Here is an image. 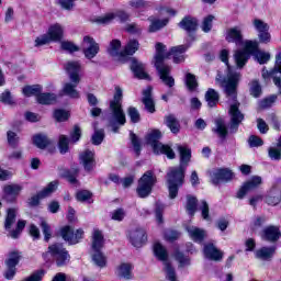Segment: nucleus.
<instances>
[{
    "mask_svg": "<svg viewBox=\"0 0 281 281\" xmlns=\"http://www.w3.org/2000/svg\"><path fill=\"white\" fill-rule=\"evenodd\" d=\"M273 254H276V247H262L256 251V258L260 260H271Z\"/></svg>",
    "mask_w": 281,
    "mask_h": 281,
    "instance_id": "obj_32",
    "label": "nucleus"
},
{
    "mask_svg": "<svg viewBox=\"0 0 281 281\" xmlns=\"http://www.w3.org/2000/svg\"><path fill=\"white\" fill-rule=\"evenodd\" d=\"M186 210L188 214H190L191 216H194V213L196 212V198L192 195L187 196Z\"/></svg>",
    "mask_w": 281,
    "mask_h": 281,
    "instance_id": "obj_42",
    "label": "nucleus"
},
{
    "mask_svg": "<svg viewBox=\"0 0 281 281\" xmlns=\"http://www.w3.org/2000/svg\"><path fill=\"white\" fill-rule=\"evenodd\" d=\"M184 82L189 91H196V87H199V81H196V76L193 74L187 72Z\"/></svg>",
    "mask_w": 281,
    "mask_h": 281,
    "instance_id": "obj_38",
    "label": "nucleus"
},
{
    "mask_svg": "<svg viewBox=\"0 0 281 281\" xmlns=\"http://www.w3.org/2000/svg\"><path fill=\"white\" fill-rule=\"evenodd\" d=\"M61 49L71 54L74 52H78V46L71 42H61Z\"/></svg>",
    "mask_w": 281,
    "mask_h": 281,
    "instance_id": "obj_58",
    "label": "nucleus"
},
{
    "mask_svg": "<svg viewBox=\"0 0 281 281\" xmlns=\"http://www.w3.org/2000/svg\"><path fill=\"white\" fill-rule=\"evenodd\" d=\"M25 225H27V222L20 220L16 224V228L14 231H11L9 236L11 238H19V236H21V232L25 229Z\"/></svg>",
    "mask_w": 281,
    "mask_h": 281,
    "instance_id": "obj_44",
    "label": "nucleus"
},
{
    "mask_svg": "<svg viewBox=\"0 0 281 281\" xmlns=\"http://www.w3.org/2000/svg\"><path fill=\"white\" fill-rule=\"evenodd\" d=\"M252 25L256 32H258V38L260 43H263L265 45L271 43V33H269L270 26L267 22L260 19H254Z\"/></svg>",
    "mask_w": 281,
    "mask_h": 281,
    "instance_id": "obj_14",
    "label": "nucleus"
},
{
    "mask_svg": "<svg viewBox=\"0 0 281 281\" xmlns=\"http://www.w3.org/2000/svg\"><path fill=\"white\" fill-rule=\"evenodd\" d=\"M41 227L43 231V234L45 236V240H49L52 238V228L49 227V224H47V222H45V220H42L41 222Z\"/></svg>",
    "mask_w": 281,
    "mask_h": 281,
    "instance_id": "obj_53",
    "label": "nucleus"
},
{
    "mask_svg": "<svg viewBox=\"0 0 281 281\" xmlns=\"http://www.w3.org/2000/svg\"><path fill=\"white\" fill-rule=\"evenodd\" d=\"M150 25H149V32H159L161 27H166L168 25V19L164 20H155L153 18L149 19Z\"/></svg>",
    "mask_w": 281,
    "mask_h": 281,
    "instance_id": "obj_39",
    "label": "nucleus"
},
{
    "mask_svg": "<svg viewBox=\"0 0 281 281\" xmlns=\"http://www.w3.org/2000/svg\"><path fill=\"white\" fill-rule=\"evenodd\" d=\"M130 5L134 10H144L148 7V3H146L144 0H132L130 1Z\"/></svg>",
    "mask_w": 281,
    "mask_h": 281,
    "instance_id": "obj_55",
    "label": "nucleus"
},
{
    "mask_svg": "<svg viewBox=\"0 0 281 281\" xmlns=\"http://www.w3.org/2000/svg\"><path fill=\"white\" fill-rule=\"evenodd\" d=\"M155 175L153 171H147L143 175V177L138 180V187L136 192L140 199H146L150 192H153V186H155Z\"/></svg>",
    "mask_w": 281,
    "mask_h": 281,
    "instance_id": "obj_12",
    "label": "nucleus"
},
{
    "mask_svg": "<svg viewBox=\"0 0 281 281\" xmlns=\"http://www.w3.org/2000/svg\"><path fill=\"white\" fill-rule=\"evenodd\" d=\"M124 216H126V212L123 209H117L112 212V221H124Z\"/></svg>",
    "mask_w": 281,
    "mask_h": 281,
    "instance_id": "obj_59",
    "label": "nucleus"
},
{
    "mask_svg": "<svg viewBox=\"0 0 281 281\" xmlns=\"http://www.w3.org/2000/svg\"><path fill=\"white\" fill-rule=\"evenodd\" d=\"M58 189V181L49 182L46 188H44L41 192L30 199V205L36 206L41 202V199H47V196H52L54 192Z\"/></svg>",
    "mask_w": 281,
    "mask_h": 281,
    "instance_id": "obj_15",
    "label": "nucleus"
},
{
    "mask_svg": "<svg viewBox=\"0 0 281 281\" xmlns=\"http://www.w3.org/2000/svg\"><path fill=\"white\" fill-rule=\"evenodd\" d=\"M227 43H236L243 45V49H237L234 54L235 63L239 69H243L247 65V60L251 58V54L258 49V42L244 41L243 29L240 26H233L226 31Z\"/></svg>",
    "mask_w": 281,
    "mask_h": 281,
    "instance_id": "obj_4",
    "label": "nucleus"
},
{
    "mask_svg": "<svg viewBox=\"0 0 281 281\" xmlns=\"http://www.w3.org/2000/svg\"><path fill=\"white\" fill-rule=\"evenodd\" d=\"M143 104H145V109L148 113H155V101L153 100V88L147 87L143 91Z\"/></svg>",
    "mask_w": 281,
    "mask_h": 281,
    "instance_id": "obj_27",
    "label": "nucleus"
},
{
    "mask_svg": "<svg viewBox=\"0 0 281 281\" xmlns=\"http://www.w3.org/2000/svg\"><path fill=\"white\" fill-rule=\"evenodd\" d=\"M8 142L14 148L19 144V137L14 132H8Z\"/></svg>",
    "mask_w": 281,
    "mask_h": 281,
    "instance_id": "obj_63",
    "label": "nucleus"
},
{
    "mask_svg": "<svg viewBox=\"0 0 281 281\" xmlns=\"http://www.w3.org/2000/svg\"><path fill=\"white\" fill-rule=\"evenodd\" d=\"M276 100H278V95L276 94L270 95L269 98L260 101L259 106L260 109H269L270 106L273 105V102H276Z\"/></svg>",
    "mask_w": 281,
    "mask_h": 281,
    "instance_id": "obj_48",
    "label": "nucleus"
},
{
    "mask_svg": "<svg viewBox=\"0 0 281 281\" xmlns=\"http://www.w3.org/2000/svg\"><path fill=\"white\" fill-rule=\"evenodd\" d=\"M131 69L136 78H138L139 80H148L150 78L146 72V66L137 61L136 59H132Z\"/></svg>",
    "mask_w": 281,
    "mask_h": 281,
    "instance_id": "obj_24",
    "label": "nucleus"
},
{
    "mask_svg": "<svg viewBox=\"0 0 281 281\" xmlns=\"http://www.w3.org/2000/svg\"><path fill=\"white\" fill-rule=\"evenodd\" d=\"M179 233L177 231H166L165 238L169 241L177 240L179 238Z\"/></svg>",
    "mask_w": 281,
    "mask_h": 281,
    "instance_id": "obj_64",
    "label": "nucleus"
},
{
    "mask_svg": "<svg viewBox=\"0 0 281 281\" xmlns=\"http://www.w3.org/2000/svg\"><path fill=\"white\" fill-rule=\"evenodd\" d=\"M270 159H274V161H280L281 159V148L280 147H270L269 150Z\"/></svg>",
    "mask_w": 281,
    "mask_h": 281,
    "instance_id": "obj_51",
    "label": "nucleus"
},
{
    "mask_svg": "<svg viewBox=\"0 0 281 281\" xmlns=\"http://www.w3.org/2000/svg\"><path fill=\"white\" fill-rule=\"evenodd\" d=\"M59 234L69 245H78V243L85 238V231L82 228H79L74 233L71 226L61 227Z\"/></svg>",
    "mask_w": 281,
    "mask_h": 281,
    "instance_id": "obj_13",
    "label": "nucleus"
},
{
    "mask_svg": "<svg viewBox=\"0 0 281 281\" xmlns=\"http://www.w3.org/2000/svg\"><path fill=\"white\" fill-rule=\"evenodd\" d=\"M104 139V130H95L94 125V134L92 135V144L94 146H100Z\"/></svg>",
    "mask_w": 281,
    "mask_h": 281,
    "instance_id": "obj_45",
    "label": "nucleus"
},
{
    "mask_svg": "<svg viewBox=\"0 0 281 281\" xmlns=\"http://www.w3.org/2000/svg\"><path fill=\"white\" fill-rule=\"evenodd\" d=\"M251 54H255L259 65H265L269 63V60H271V54L267 52L258 50V46H257V49Z\"/></svg>",
    "mask_w": 281,
    "mask_h": 281,
    "instance_id": "obj_40",
    "label": "nucleus"
},
{
    "mask_svg": "<svg viewBox=\"0 0 281 281\" xmlns=\"http://www.w3.org/2000/svg\"><path fill=\"white\" fill-rule=\"evenodd\" d=\"M199 210L201 211L204 221H207V218L210 217V205L207 204V202L202 201Z\"/></svg>",
    "mask_w": 281,
    "mask_h": 281,
    "instance_id": "obj_54",
    "label": "nucleus"
},
{
    "mask_svg": "<svg viewBox=\"0 0 281 281\" xmlns=\"http://www.w3.org/2000/svg\"><path fill=\"white\" fill-rule=\"evenodd\" d=\"M159 139H161L159 130H153L146 136L147 144L153 147L156 155H166L168 159H175V150L170 146L161 144Z\"/></svg>",
    "mask_w": 281,
    "mask_h": 281,
    "instance_id": "obj_7",
    "label": "nucleus"
},
{
    "mask_svg": "<svg viewBox=\"0 0 281 281\" xmlns=\"http://www.w3.org/2000/svg\"><path fill=\"white\" fill-rule=\"evenodd\" d=\"M212 21H214V15H207L202 22V30L204 32H210L212 30Z\"/></svg>",
    "mask_w": 281,
    "mask_h": 281,
    "instance_id": "obj_57",
    "label": "nucleus"
},
{
    "mask_svg": "<svg viewBox=\"0 0 281 281\" xmlns=\"http://www.w3.org/2000/svg\"><path fill=\"white\" fill-rule=\"evenodd\" d=\"M21 190H23V187L21 184H7L3 187V194L5 201H9L12 203V201H16V196L21 194Z\"/></svg>",
    "mask_w": 281,
    "mask_h": 281,
    "instance_id": "obj_20",
    "label": "nucleus"
},
{
    "mask_svg": "<svg viewBox=\"0 0 281 281\" xmlns=\"http://www.w3.org/2000/svg\"><path fill=\"white\" fill-rule=\"evenodd\" d=\"M54 117L57 122H67L69 120V112L65 110H55Z\"/></svg>",
    "mask_w": 281,
    "mask_h": 281,
    "instance_id": "obj_46",
    "label": "nucleus"
},
{
    "mask_svg": "<svg viewBox=\"0 0 281 281\" xmlns=\"http://www.w3.org/2000/svg\"><path fill=\"white\" fill-rule=\"evenodd\" d=\"M177 148L180 155V166L171 167L167 173V183L170 199H177V194H179V188L183 186V181L186 179V168L188 167V162L192 157V150L189 149L187 145H178Z\"/></svg>",
    "mask_w": 281,
    "mask_h": 281,
    "instance_id": "obj_3",
    "label": "nucleus"
},
{
    "mask_svg": "<svg viewBox=\"0 0 281 281\" xmlns=\"http://www.w3.org/2000/svg\"><path fill=\"white\" fill-rule=\"evenodd\" d=\"M122 47V42L119 40H113L110 43V47L108 48V53L110 56L117 58V60H124V50H120Z\"/></svg>",
    "mask_w": 281,
    "mask_h": 281,
    "instance_id": "obj_28",
    "label": "nucleus"
},
{
    "mask_svg": "<svg viewBox=\"0 0 281 281\" xmlns=\"http://www.w3.org/2000/svg\"><path fill=\"white\" fill-rule=\"evenodd\" d=\"M222 63H225L228 74L225 79L221 75H217L216 81L221 82L227 98H228V115L231 117V128L232 131H237L240 126L243 120H245V114L240 112V102L236 100V89L238 88V81L240 80V74L233 71L229 67V50L223 49L220 54Z\"/></svg>",
    "mask_w": 281,
    "mask_h": 281,
    "instance_id": "obj_1",
    "label": "nucleus"
},
{
    "mask_svg": "<svg viewBox=\"0 0 281 281\" xmlns=\"http://www.w3.org/2000/svg\"><path fill=\"white\" fill-rule=\"evenodd\" d=\"M117 16L120 21H128V13L124 11H119L116 14L115 13H106L103 16H100L95 20V23H100L101 25H108V23H111L113 19Z\"/></svg>",
    "mask_w": 281,
    "mask_h": 281,
    "instance_id": "obj_22",
    "label": "nucleus"
},
{
    "mask_svg": "<svg viewBox=\"0 0 281 281\" xmlns=\"http://www.w3.org/2000/svg\"><path fill=\"white\" fill-rule=\"evenodd\" d=\"M187 232L194 243H203L205 236H207V233L204 229L196 226H187Z\"/></svg>",
    "mask_w": 281,
    "mask_h": 281,
    "instance_id": "obj_26",
    "label": "nucleus"
},
{
    "mask_svg": "<svg viewBox=\"0 0 281 281\" xmlns=\"http://www.w3.org/2000/svg\"><path fill=\"white\" fill-rule=\"evenodd\" d=\"M43 276H45V271L40 270L31 274L29 278L24 279L23 281H41L43 280Z\"/></svg>",
    "mask_w": 281,
    "mask_h": 281,
    "instance_id": "obj_61",
    "label": "nucleus"
},
{
    "mask_svg": "<svg viewBox=\"0 0 281 281\" xmlns=\"http://www.w3.org/2000/svg\"><path fill=\"white\" fill-rule=\"evenodd\" d=\"M204 256L209 260H221L223 258V252L214 246V244H206L204 246Z\"/></svg>",
    "mask_w": 281,
    "mask_h": 281,
    "instance_id": "obj_29",
    "label": "nucleus"
},
{
    "mask_svg": "<svg viewBox=\"0 0 281 281\" xmlns=\"http://www.w3.org/2000/svg\"><path fill=\"white\" fill-rule=\"evenodd\" d=\"M166 124L168 128H170L171 133H179V121L173 115H169L166 117Z\"/></svg>",
    "mask_w": 281,
    "mask_h": 281,
    "instance_id": "obj_43",
    "label": "nucleus"
},
{
    "mask_svg": "<svg viewBox=\"0 0 281 281\" xmlns=\"http://www.w3.org/2000/svg\"><path fill=\"white\" fill-rule=\"evenodd\" d=\"M81 47L83 49V54L86 58H89V59L95 58V56H98V53L100 52V46L98 45V43H95L93 37H90V36L83 37Z\"/></svg>",
    "mask_w": 281,
    "mask_h": 281,
    "instance_id": "obj_17",
    "label": "nucleus"
},
{
    "mask_svg": "<svg viewBox=\"0 0 281 281\" xmlns=\"http://www.w3.org/2000/svg\"><path fill=\"white\" fill-rule=\"evenodd\" d=\"M64 33H65V29H63V25L53 24L48 27V31L46 34L41 35L35 40V47H41L52 42L61 41Z\"/></svg>",
    "mask_w": 281,
    "mask_h": 281,
    "instance_id": "obj_9",
    "label": "nucleus"
},
{
    "mask_svg": "<svg viewBox=\"0 0 281 281\" xmlns=\"http://www.w3.org/2000/svg\"><path fill=\"white\" fill-rule=\"evenodd\" d=\"M130 240L134 247H142L146 243V232L142 228L130 233Z\"/></svg>",
    "mask_w": 281,
    "mask_h": 281,
    "instance_id": "obj_25",
    "label": "nucleus"
},
{
    "mask_svg": "<svg viewBox=\"0 0 281 281\" xmlns=\"http://www.w3.org/2000/svg\"><path fill=\"white\" fill-rule=\"evenodd\" d=\"M21 255L19 251H12L9 254V258L5 260L7 271L4 272V277L7 280H12L16 273V265H19V260Z\"/></svg>",
    "mask_w": 281,
    "mask_h": 281,
    "instance_id": "obj_16",
    "label": "nucleus"
},
{
    "mask_svg": "<svg viewBox=\"0 0 281 281\" xmlns=\"http://www.w3.org/2000/svg\"><path fill=\"white\" fill-rule=\"evenodd\" d=\"M262 183V178L255 176L250 180L244 183V186L237 192V199H245L247 192H251V190H256L258 186Z\"/></svg>",
    "mask_w": 281,
    "mask_h": 281,
    "instance_id": "obj_19",
    "label": "nucleus"
},
{
    "mask_svg": "<svg viewBox=\"0 0 281 281\" xmlns=\"http://www.w3.org/2000/svg\"><path fill=\"white\" fill-rule=\"evenodd\" d=\"M211 178L212 183H214V186H218V183L223 181H232V179H234V172L227 168H220L213 171Z\"/></svg>",
    "mask_w": 281,
    "mask_h": 281,
    "instance_id": "obj_18",
    "label": "nucleus"
},
{
    "mask_svg": "<svg viewBox=\"0 0 281 281\" xmlns=\"http://www.w3.org/2000/svg\"><path fill=\"white\" fill-rule=\"evenodd\" d=\"M127 115L131 117V122H133V124H137V122H139V120H140L139 111H137L133 106L128 108Z\"/></svg>",
    "mask_w": 281,
    "mask_h": 281,
    "instance_id": "obj_50",
    "label": "nucleus"
},
{
    "mask_svg": "<svg viewBox=\"0 0 281 281\" xmlns=\"http://www.w3.org/2000/svg\"><path fill=\"white\" fill-rule=\"evenodd\" d=\"M104 247V235L102 231L94 228L92 232L91 256L97 267H106V257L102 254Z\"/></svg>",
    "mask_w": 281,
    "mask_h": 281,
    "instance_id": "obj_6",
    "label": "nucleus"
},
{
    "mask_svg": "<svg viewBox=\"0 0 281 281\" xmlns=\"http://www.w3.org/2000/svg\"><path fill=\"white\" fill-rule=\"evenodd\" d=\"M137 49H139V42L137 40H130L123 49V58L133 56Z\"/></svg>",
    "mask_w": 281,
    "mask_h": 281,
    "instance_id": "obj_33",
    "label": "nucleus"
},
{
    "mask_svg": "<svg viewBox=\"0 0 281 281\" xmlns=\"http://www.w3.org/2000/svg\"><path fill=\"white\" fill-rule=\"evenodd\" d=\"M47 256H50L55 260L57 267H64L69 262V252L60 244H54L48 247L47 254L44 255V260H47Z\"/></svg>",
    "mask_w": 281,
    "mask_h": 281,
    "instance_id": "obj_10",
    "label": "nucleus"
},
{
    "mask_svg": "<svg viewBox=\"0 0 281 281\" xmlns=\"http://www.w3.org/2000/svg\"><path fill=\"white\" fill-rule=\"evenodd\" d=\"M91 199V192L88 190H81L77 192V200L78 201H89Z\"/></svg>",
    "mask_w": 281,
    "mask_h": 281,
    "instance_id": "obj_62",
    "label": "nucleus"
},
{
    "mask_svg": "<svg viewBox=\"0 0 281 281\" xmlns=\"http://www.w3.org/2000/svg\"><path fill=\"white\" fill-rule=\"evenodd\" d=\"M16 214H18L16 209H9L7 211V218L4 222L5 229H11L12 225H14V223H16Z\"/></svg>",
    "mask_w": 281,
    "mask_h": 281,
    "instance_id": "obj_36",
    "label": "nucleus"
},
{
    "mask_svg": "<svg viewBox=\"0 0 281 281\" xmlns=\"http://www.w3.org/2000/svg\"><path fill=\"white\" fill-rule=\"evenodd\" d=\"M188 49V46L180 45L175 46L168 53L166 52V45L162 43L156 44V56H155V67L160 76V80H162L164 85L167 87H175V78L170 76L171 68L170 66L164 64L166 58L173 56V63H183L186 57L183 56L184 52Z\"/></svg>",
    "mask_w": 281,
    "mask_h": 281,
    "instance_id": "obj_2",
    "label": "nucleus"
},
{
    "mask_svg": "<svg viewBox=\"0 0 281 281\" xmlns=\"http://www.w3.org/2000/svg\"><path fill=\"white\" fill-rule=\"evenodd\" d=\"M67 74L69 75L70 81L64 86V93L69 98L78 99L80 98V92L76 90V87L80 85V63L68 61L65 67Z\"/></svg>",
    "mask_w": 281,
    "mask_h": 281,
    "instance_id": "obj_5",
    "label": "nucleus"
},
{
    "mask_svg": "<svg viewBox=\"0 0 281 281\" xmlns=\"http://www.w3.org/2000/svg\"><path fill=\"white\" fill-rule=\"evenodd\" d=\"M116 276L122 280H131L133 278V266L131 263H121L116 269Z\"/></svg>",
    "mask_w": 281,
    "mask_h": 281,
    "instance_id": "obj_30",
    "label": "nucleus"
},
{
    "mask_svg": "<svg viewBox=\"0 0 281 281\" xmlns=\"http://www.w3.org/2000/svg\"><path fill=\"white\" fill-rule=\"evenodd\" d=\"M179 25L182 30H186V32H195L196 27H199V22L194 18L187 16L179 23Z\"/></svg>",
    "mask_w": 281,
    "mask_h": 281,
    "instance_id": "obj_31",
    "label": "nucleus"
},
{
    "mask_svg": "<svg viewBox=\"0 0 281 281\" xmlns=\"http://www.w3.org/2000/svg\"><path fill=\"white\" fill-rule=\"evenodd\" d=\"M216 133L220 137H225L227 135V126H225V122H223V120L216 121Z\"/></svg>",
    "mask_w": 281,
    "mask_h": 281,
    "instance_id": "obj_49",
    "label": "nucleus"
},
{
    "mask_svg": "<svg viewBox=\"0 0 281 281\" xmlns=\"http://www.w3.org/2000/svg\"><path fill=\"white\" fill-rule=\"evenodd\" d=\"M33 143L37 148H47V146H49V138L45 135L38 134L33 137Z\"/></svg>",
    "mask_w": 281,
    "mask_h": 281,
    "instance_id": "obj_41",
    "label": "nucleus"
},
{
    "mask_svg": "<svg viewBox=\"0 0 281 281\" xmlns=\"http://www.w3.org/2000/svg\"><path fill=\"white\" fill-rule=\"evenodd\" d=\"M205 100L211 109L216 106L220 100L218 92H216L214 89H209L205 93Z\"/></svg>",
    "mask_w": 281,
    "mask_h": 281,
    "instance_id": "obj_34",
    "label": "nucleus"
},
{
    "mask_svg": "<svg viewBox=\"0 0 281 281\" xmlns=\"http://www.w3.org/2000/svg\"><path fill=\"white\" fill-rule=\"evenodd\" d=\"M94 155L95 154L91 150H86L80 155V161L85 170H87L88 172H90V170H93L95 166Z\"/></svg>",
    "mask_w": 281,
    "mask_h": 281,
    "instance_id": "obj_23",
    "label": "nucleus"
},
{
    "mask_svg": "<svg viewBox=\"0 0 281 281\" xmlns=\"http://www.w3.org/2000/svg\"><path fill=\"white\" fill-rule=\"evenodd\" d=\"M131 140H132V146L134 148V151L136 153L137 156H139V153L142 150V145L139 144V139H137V136L134 133H131Z\"/></svg>",
    "mask_w": 281,
    "mask_h": 281,
    "instance_id": "obj_56",
    "label": "nucleus"
},
{
    "mask_svg": "<svg viewBox=\"0 0 281 281\" xmlns=\"http://www.w3.org/2000/svg\"><path fill=\"white\" fill-rule=\"evenodd\" d=\"M36 100L38 104H54L56 103V94L40 92Z\"/></svg>",
    "mask_w": 281,
    "mask_h": 281,
    "instance_id": "obj_37",
    "label": "nucleus"
},
{
    "mask_svg": "<svg viewBox=\"0 0 281 281\" xmlns=\"http://www.w3.org/2000/svg\"><path fill=\"white\" fill-rule=\"evenodd\" d=\"M154 254L156 258H158V260H161L164 262L168 280L177 281L175 269L172 268V266H170V262H168V251L166 250V248L159 243H156L154 245Z\"/></svg>",
    "mask_w": 281,
    "mask_h": 281,
    "instance_id": "obj_11",
    "label": "nucleus"
},
{
    "mask_svg": "<svg viewBox=\"0 0 281 281\" xmlns=\"http://www.w3.org/2000/svg\"><path fill=\"white\" fill-rule=\"evenodd\" d=\"M250 93L254 95V98H259L260 93H262V88L258 81H252L250 83Z\"/></svg>",
    "mask_w": 281,
    "mask_h": 281,
    "instance_id": "obj_52",
    "label": "nucleus"
},
{
    "mask_svg": "<svg viewBox=\"0 0 281 281\" xmlns=\"http://www.w3.org/2000/svg\"><path fill=\"white\" fill-rule=\"evenodd\" d=\"M41 91H43V88L38 85L25 86L22 89L23 95H25L26 98H32V95H35L36 98H38V94L41 93Z\"/></svg>",
    "mask_w": 281,
    "mask_h": 281,
    "instance_id": "obj_35",
    "label": "nucleus"
},
{
    "mask_svg": "<svg viewBox=\"0 0 281 281\" xmlns=\"http://www.w3.org/2000/svg\"><path fill=\"white\" fill-rule=\"evenodd\" d=\"M281 236L280 228L278 226H268L261 233L262 240H268L269 243H276Z\"/></svg>",
    "mask_w": 281,
    "mask_h": 281,
    "instance_id": "obj_21",
    "label": "nucleus"
},
{
    "mask_svg": "<svg viewBox=\"0 0 281 281\" xmlns=\"http://www.w3.org/2000/svg\"><path fill=\"white\" fill-rule=\"evenodd\" d=\"M110 111L108 124L114 133H117V126H124L126 124V114L122 109V104L119 103H110Z\"/></svg>",
    "mask_w": 281,
    "mask_h": 281,
    "instance_id": "obj_8",
    "label": "nucleus"
},
{
    "mask_svg": "<svg viewBox=\"0 0 281 281\" xmlns=\"http://www.w3.org/2000/svg\"><path fill=\"white\" fill-rule=\"evenodd\" d=\"M0 102H3L4 104H14L10 91H4L0 94Z\"/></svg>",
    "mask_w": 281,
    "mask_h": 281,
    "instance_id": "obj_60",
    "label": "nucleus"
},
{
    "mask_svg": "<svg viewBox=\"0 0 281 281\" xmlns=\"http://www.w3.org/2000/svg\"><path fill=\"white\" fill-rule=\"evenodd\" d=\"M59 150L61 155H65L69 150V138L65 135L59 136Z\"/></svg>",
    "mask_w": 281,
    "mask_h": 281,
    "instance_id": "obj_47",
    "label": "nucleus"
}]
</instances>
